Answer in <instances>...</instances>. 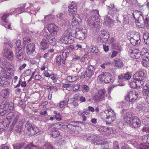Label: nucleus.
Listing matches in <instances>:
<instances>
[{
    "instance_id": "f257e3e1",
    "label": "nucleus",
    "mask_w": 149,
    "mask_h": 149,
    "mask_svg": "<svg viewBox=\"0 0 149 149\" xmlns=\"http://www.w3.org/2000/svg\"><path fill=\"white\" fill-rule=\"evenodd\" d=\"M92 12L93 15L87 18V24L89 28H93L96 31H98L100 27V20L98 17L99 13L96 10H93Z\"/></svg>"
},
{
    "instance_id": "f03ea898",
    "label": "nucleus",
    "mask_w": 149,
    "mask_h": 149,
    "mask_svg": "<svg viewBox=\"0 0 149 149\" xmlns=\"http://www.w3.org/2000/svg\"><path fill=\"white\" fill-rule=\"evenodd\" d=\"M123 119L124 121L133 128H138L140 125V120L132 113H127L125 114Z\"/></svg>"
},
{
    "instance_id": "7ed1b4c3",
    "label": "nucleus",
    "mask_w": 149,
    "mask_h": 149,
    "mask_svg": "<svg viewBox=\"0 0 149 149\" xmlns=\"http://www.w3.org/2000/svg\"><path fill=\"white\" fill-rule=\"evenodd\" d=\"M74 38L72 31L70 29L68 28L65 31L64 34L61 37L60 40L63 43L70 44L74 42Z\"/></svg>"
},
{
    "instance_id": "20e7f679",
    "label": "nucleus",
    "mask_w": 149,
    "mask_h": 149,
    "mask_svg": "<svg viewBox=\"0 0 149 149\" xmlns=\"http://www.w3.org/2000/svg\"><path fill=\"white\" fill-rule=\"evenodd\" d=\"M20 116V114L17 112L14 113L10 112L7 114L6 118L10 122V121L12 122V124L10 127V128L11 129H13L14 128Z\"/></svg>"
},
{
    "instance_id": "39448f33",
    "label": "nucleus",
    "mask_w": 149,
    "mask_h": 149,
    "mask_svg": "<svg viewBox=\"0 0 149 149\" xmlns=\"http://www.w3.org/2000/svg\"><path fill=\"white\" fill-rule=\"evenodd\" d=\"M106 94L104 89H100L96 92L93 97V100L95 103H98L100 101L104 100Z\"/></svg>"
},
{
    "instance_id": "423d86ee",
    "label": "nucleus",
    "mask_w": 149,
    "mask_h": 149,
    "mask_svg": "<svg viewBox=\"0 0 149 149\" xmlns=\"http://www.w3.org/2000/svg\"><path fill=\"white\" fill-rule=\"evenodd\" d=\"M87 30L85 27L77 28L75 36L76 38L80 40H84L86 36Z\"/></svg>"
},
{
    "instance_id": "0eeeda50",
    "label": "nucleus",
    "mask_w": 149,
    "mask_h": 149,
    "mask_svg": "<svg viewBox=\"0 0 149 149\" xmlns=\"http://www.w3.org/2000/svg\"><path fill=\"white\" fill-rule=\"evenodd\" d=\"M98 79L101 82L108 83L111 81L112 77L110 73L105 72L101 73L98 76Z\"/></svg>"
},
{
    "instance_id": "6e6552de",
    "label": "nucleus",
    "mask_w": 149,
    "mask_h": 149,
    "mask_svg": "<svg viewBox=\"0 0 149 149\" xmlns=\"http://www.w3.org/2000/svg\"><path fill=\"white\" fill-rule=\"evenodd\" d=\"M138 96V93L136 91H131L127 93L125 97V99L128 102L133 103L135 101Z\"/></svg>"
},
{
    "instance_id": "1a4fd4ad",
    "label": "nucleus",
    "mask_w": 149,
    "mask_h": 149,
    "mask_svg": "<svg viewBox=\"0 0 149 149\" xmlns=\"http://www.w3.org/2000/svg\"><path fill=\"white\" fill-rule=\"evenodd\" d=\"M108 9L109 10L108 11V14L109 15L113 17H115L116 21L119 22L118 19V16L119 14L118 12L119 10L117 8H115L114 4L111 3L109 6H108ZM115 21V20H114Z\"/></svg>"
},
{
    "instance_id": "9d476101",
    "label": "nucleus",
    "mask_w": 149,
    "mask_h": 149,
    "mask_svg": "<svg viewBox=\"0 0 149 149\" xmlns=\"http://www.w3.org/2000/svg\"><path fill=\"white\" fill-rule=\"evenodd\" d=\"M133 16L135 20L137 25L139 26L143 24L144 19L142 13L140 11L138 10L134 11Z\"/></svg>"
},
{
    "instance_id": "9b49d317",
    "label": "nucleus",
    "mask_w": 149,
    "mask_h": 149,
    "mask_svg": "<svg viewBox=\"0 0 149 149\" xmlns=\"http://www.w3.org/2000/svg\"><path fill=\"white\" fill-rule=\"evenodd\" d=\"M8 76L5 74H2L0 76V86L3 87H7L9 84L8 80Z\"/></svg>"
},
{
    "instance_id": "f8f14e48",
    "label": "nucleus",
    "mask_w": 149,
    "mask_h": 149,
    "mask_svg": "<svg viewBox=\"0 0 149 149\" xmlns=\"http://www.w3.org/2000/svg\"><path fill=\"white\" fill-rule=\"evenodd\" d=\"M47 30L51 35L55 36L57 35L59 29L54 24H51L48 25Z\"/></svg>"
},
{
    "instance_id": "ddd939ff",
    "label": "nucleus",
    "mask_w": 149,
    "mask_h": 149,
    "mask_svg": "<svg viewBox=\"0 0 149 149\" xmlns=\"http://www.w3.org/2000/svg\"><path fill=\"white\" fill-rule=\"evenodd\" d=\"M99 35L102 41L104 42H106L109 37V33L106 30H101Z\"/></svg>"
},
{
    "instance_id": "4468645a",
    "label": "nucleus",
    "mask_w": 149,
    "mask_h": 149,
    "mask_svg": "<svg viewBox=\"0 0 149 149\" xmlns=\"http://www.w3.org/2000/svg\"><path fill=\"white\" fill-rule=\"evenodd\" d=\"M129 54L132 58H138L141 55L139 50L136 49H130L129 51Z\"/></svg>"
},
{
    "instance_id": "2eb2a0df",
    "label": "nucleus",
    "mask_w": 149,
    "mask_h": 149,
    "mask_svg": "<svg viewBox=\"0 0 149 149\" xmlns=\"http://www.w3.org/2000/svg\"><path fill=\"white\" fill-rule=\"evenodd\" d=\"M35 45L32 43L28 44L26 47V52L28 55L31 54L35 51Z\"/></svg>"
},
{
    "instance_id": "dca6fc26",
    "label": "nucleus",
    "mask_w": 149,
    "mask_h": 149,
    "mask_svg": "<svg viewBox=\"0 0 149 149\" xmlns=\"http://www.w3.org/2000/svg\"><path fill=\"white\" fill-rule=\"evenodd\" d=\"M3 54L4 56L9 60H11L13 59V54L10 49H4L3 50Z\"/></svg>"
},
{
    "instance_id": "f3484780",
    "label": "nucleus",
    "mask_w": 149,
    "mask_h": 149,
    "mask_svg": "<svg viewBox=\"0 0 149 149\" xmlns=\"http://www.w3.org/2000/svg\"><path fill=\"white\" fill-rule=\"evenodd\" d=\"M49 45L46 40L44 38L42 39L40 43V47L41 50L45 51L49 48Z\"/></svg>"
},
{
    "instance_id": "a211bd4d",
    "label": "nucleus",
    "mask_w": 149,
    "mask_h": 149,
    "mask_svg": "<svg viewBox=\"0 0 149 149\" xmlns=\"http://www.w3.org/2000/svg\"><path fill=\"white\" fill-rule=\"evenodd\" d=\"M143 58V65H149V53H147L142 54Z\"/></svg>"
},
{
    "instance_id": "6ab92c4d",
    "label": "nucleus",
    "mask_w": 149,
    "mask_h": 149,
    "mask_svg": "<svg viewBox=\"0 0 149 149\" xmlns=\"http://www.w3.org/2000/svg\"><path fill=\"white\" fill-rule=\"evenodd\" d=\"M10 123V122L6 118L0 122V127L4 130L8 128Z\"/></svg>"
},
{
    "instance_id": "aec40b11",
    "label": "nucleus",
    "mask_w": 149,
    "mask_h": 149,
    "mask_svg": "<svg viewBox=\"0 0 149 149\" xmlns=\"http://www.w3.org/2000/svg\"><path fill=\"white\" fill-rule=\"evenodd\" d=\"M77 124V121L72 122L66 126L70 130L72 131H74L76 129V127H78Z\"/></svg>"
},
{
    "instance_id": "412c9836",
    "label": "nucleus",
    "mask_w": 149,
    "mask_h": 149,
    "mask_svg": "<svg viewBox=\"0 0 149 149\" xmlns=\"http://www.w3.org/2000/svg\"><path fill=\"white\" fill-rule=\"evenodd\" d=\"M81 19H77L74 18V16H73L72 19V25L73 26L80 25L81 24Z\"/></svg>"
},
{
    "instance_id": "4be33fe9",
    "label": "nucleus",
    "mask_w": 149,
    "mask_h": 149,
    "mask_svg": "<svg viewBox=\"0 0 149 149\" xmlns=\"http://www.w3.org/2000/svg\"><path fill=\"white\" fill-rule=\"evenodd\" d=\"M143 93L144 95L148 96V95L149 94V81H147L145 86H143Z\"/></svg>"
},
{
    "instance_id": "5701e85b",
    "label": "nucleus",
    "mask_w": 149,
    "mask_h": 149,
    "mask_svg": "<svg viewBox=\"0 0 149 149\" xmlns=\"http://www.w3.org/2000/svg\"><path fill=\"white\" fill-rule=\"evenodd\" d=\"M69 52V51L68 49H65L62 52V55H60L61 56V57L63 59H62V63L63 64H65V59L67 56L68 55Z\"/></svg>"
},
{
    "instance_id": "b1692460",
    "label": "nucleus",
    "mask_w": 149,
    "mask_h": 149,
    "mask_svg": "<svg viewBox=\"0 0 149 149\" xmlns=\"http://www.w3.org/2000/svg\"><path fill=\"white\" fill-rule=\"evenodd\" d=\"M23 123L21 121H19L17 125L15 127V130L17 132H19L22 130Z\"/></svg>"
},
{
    "instance_id": "393cba45",
    "label": "nucleus",
    "mask_w": 149,
    "mask_h": 149,
    "mask_svg": "<svg viewBox=\"0 0 149 149\" xmlns=\"http://www.w3.org/2000/svg\"><path fill=\"white\" fill-rule=\"evenodd\" d=\"M9 93V89L8 88H5L1 91L0 95L2 97L5 98L8 96Z\"/></svg>"
},
{
    "instance_id": "a878e982",
    "label": "nucleus",
    "mask_w": 149,
    "mask_h": 149,
    "mask_svg": "<svg viewBox=\"0 0 149 149\" xmlns=\"http://www.w3.org/2000/svg\"><path fill=\"white\" fill-rule=\"evenodd\" d=\"M93 74L94 71H88L87 74V71L86 70L82 73L81 78L84 79L85 77L90 78L91 77Z\"/></svg>"
},
{
    "instance_id": "bb28decb",
    "label": "nucleus",
    "mask_w": 149,
    "mask_h": 149,
    "mask_svg": "<svg viewBox=\"0 0 149 149\" xmlns=\"http://www.w3.org/2000/svg\"><path fill=\"white\" fill-rule=\"evenodd\" d=\"M107 116L113 118H114L116 119V113H115L114 111L111 109H109L107 110Z\"/></svg>"
},
{
    "instance_id": "cd10ccee",
    "label": "nucleus",
    "mask_w": 149,
    "mask_h": 149,
    "mask_svg": "<svg viewBox=\"0 0 149 149\" xmlns=\"http://www.w3.org/2000/svg\"><path fill=\"white\" fill-rule=\"evenodd\" d=\"M69 99L66 98L64 100L61 102L59 103V107L62 109H64L65 106L67 105Z\"/></svg>"
},
{
    "instance_id": "c85d7f7f",
    "label": "nucleus",
    "mask_w": 149,
    "mask_h": 149,
    "mask_svg": "<svg viewBox=\"0 0 149 149\" xmlns=\"http://www.w3.org/2000/svg\"><path fill=\"white\" fill-rule=\"evenodd\" d=\"M112 22V21L109 16H106L104 18L103 24L104 25H109Z\"/></svg>"
},
{
    "instance_id": "c756f323",
    "label": "nucleus",
    "mask_w": 149,
    "mask_h": 149,
    "mask_svg": "<svg viewBox=\"0 0 149 149\" xmlns=\"http://www.w3.org/2000/svg\"><path fill=\"white\" fill-rule=\"evenodd\" d=\"M79 78V77L78 76L73 75L68 76L67 77V79L69 81V82H72L76 81Z\"/></svg>"
},
{
    "instance_id": "7c9ffc66",
    "label": "nucleus",
    "mask_w": 149,
    "mask_h": 149,
    "mask_svg": "<svg viewBox=\"0 0 149 149\" xmlns=\"http://www.w3.org/2000/svg\"><path fill=\"white\" fill-rule=\"evenodd\" d=\"M30 134L32 136L39 132L38 129L36 127L33 126L30 131Z\"/></svg>"
},
{
    "instance_id": "2f4dec72",
    "label": "nucleus",
    "mask_w": 149,
    "mask_h": 149,
    "mask_svg": "<svg viewBox=\"0 0 149 149\" xmlns=\"http://www.w3.org/2000/svg\"><path fill=\"white\" fill-rule=\"evenodd\" d=\"M109 128L105 126H101L99 128V130L100 132H104L103 134H107L109 133Z\"/></svg>"
},
{
    "instance_id": "473e14b6",
    "label": "nucleus",
    "mask_w": 149,
    "mask_h": 149,
    "mask_svg": "<svg viewBox=\"0 0 149 149\" xmlns=\"http://www.w3.org/2000/svg\"><path fill=\"white\" fill-rule=\"evenodd\" d=\"M53 149L52 146L49 143H47L42 147H38V149Z\"/></svg>"
},
{
    "instance_id": "72a5a7b5",
    "label": "nucleus",
    "mask_w": 149,
    "mask_h": 149,
    "mask_svg": "<svg viewBox=\"0 0 149 149\" xmlns=\"http://www.w3.org/2000/svg\"><path fill=\"white\" fill-rule=\"evenodd\" d=\"M143 38L145 43L148 45H149V34L145 33L143 35Z\"/></svg>"
},
{
    "instance_id": "f704fd0d",
    "label": "nucleus",
    "mask_w": 149,
    "mask_h": 149,
    "mask_svg": "<svg viewBox=\"0 0 149 149\" xmlns=\"http://www.w3.org/2000/svg\"><path fill=\"white\" fill-rule=\"evenodd\" d=\"M6 113H8L7 109L5 108H3L0 107V116H3Z\"/></svg>"
},
{
    "instance_id": "c9c22d12",
    "label": "nucleus",
    "mask_w": 149,
    "mask_h": 149,
    "mask_svg": "<svg viewBox=\"0 0 149 149\" xmlns=\"http://www.w3.org/2000/svg\"><path fill=\"white\" fill-rule=\"evenodd\" d=\"M12 70L11 68L9 67V66H7V67H6V66H2V67L0 66V72L5 71L6 72L8 71V70Z\"/></svg>"
},
{
    "instance_id": "e433bc0d",
    "label": "nucleus",
    "mask_w": 149,
    "mask_h": 149,
    "mask_svg": "<svg viewBox=\"0 0 149 149\" xmlns=\"http://www.w3.org/2000/svg\"><path fill=\"white\" fill-rule=\"evenodd\" d=\"M24 145L23 143H16L13 145L15 149H19Z\"/></svg>"
},
{
    "instance_id": "4c0bfd02",
    "label": "nucleus",
    "mask_w": 149,
    "mask_h": 149,
    "mask_svg": "<svg viewBox=\"0 0 149 149\" xmlns=\"http://www.w3.org/2000/svg\"><path fill=\"white\" fill-rule=\"evenodd\" d=\"M142 122L145 125L149 126V115L145 116L144 118L143 119Z\"/></svg>"
},
{
    "instance_id": "58836bf2",
    "label": "nucleus",
    "mask_w": 149,
    "mask_h": 149,
    "mask_svg": "<svg viewBox=\"0 0 149 149\" xmlns=\"http://www.w3.org/2000/svg\"><path fill=\"white\" fill-rule=\"evenodd\" d=\"M115 119L114 118H112L109 116H107L106 118V124H111L113 121H114Z\"/></svg>"
},
{
    "instance_id": "ea45409f",
    "label": "nucleus",
    "mask_w": 149,
    "mask_h": 149,
    "mask_svg": "<svg viewBox=\"0 0 149 149\" xmlns=\"http://www.w3.org/2000/svg\"><path fill=\"white\" fill-rule=\"evenodd\" d=\"M25 4H24L23 6H20L15 9V12L16 13L18 12H20L19 13H18V14H20L24 12V8L25 6Z\"/></svg>"
},
{
    "instance_id": "a19ab883",
    "label": "nucleus",
    "mask_w": 149,
    "mask_h": 149,
    "mask_svg": "<svg viewBox=\"0 0 149 149\" xmlns=\"http://www.w3.org/2000/svg\"><path fill=\"white\" fill-rule=\"evenodd\" d=\"M10 14L9 13H4L1 17V18L2 20L5 22H8V20L7 18L9 15Z\"/></svg>"
},
{
    "instance_id": "79ce46f5",
    "label": "nucleus",
    "mask_w": 149,
    "mask_h": 149,
    "mask_svg": "<svg viewBox=\"0 0 149 149\" xmlns=\"http://www.w3.org/2000/svg\"><path fill=\"white\" fill-rule=\"evenodd\" d=\"M136 41H137V43H140L141 40L140 38V36L139 34H135L132 38Z\"/></svg>"
},
{
    "instance_id": "37998d69",
    "label": "nucleus",
    "mask_w": 149,
    "mask_h": 149,
    "mask_svg": "<svg viewBox=\"0 0 149 149\" xmlns=\"http://www.w3.org/2000/svg\"><path fill=\"white\" fill-rule=\"evenodd\" d=\"M52 135L54 138H56L59 135V133L58 130H55L52 132Z\"/></svg>"
},
{
    "instance_id": "c03bdc74",
    "label": "nucleus",
    "mask_w": 149,
    "mask_h": 149,
    "mask_svg": "<svg viewBox=\"0 0 149 149\" xmlns=\"http://www.w3.org/2000/svg\"><path fill=\"white\" fill-rule=\"evenodd\" d=\"M114 63L115 65H121L123 63L121 60L119 58H116L114 60Z\"/></svg>"
},
{
    "instance_id": "a18cd8bd",
    "label": "nucleus",
    "mask_w": 149,
    "mask_h": 149,
    "mask_svg": "<svg viewBox=\"0 0 149 149\" xmlns=\"http://www.w3.org/2000/svg\"><path fill=\"white\" fill-rule=\"evenodd\" d=\"M48 42L51 45L54 46L56 44V40L54 37H53L50 40H49Z\"/></svg>"
},
{
    "instance_id": "49530a36",
    "label": "nucleus",
    "mask_w": 149,
    "mask_h": 149,
    "mask_svg": "<svg viewBox=\"0 0 149 149\" xmlns=\"http://www.w3.org/2000/svg\"><path fill=\"white\" fill-rule=\"evenodd\" d=\"M90 90L89 87L86 85H83L82 86V91L84 92H88Z\"/></svg>"
},
{
    "instance_id": "de8ad7c7",
    "label": "nucleus",
    "mask_w": 149,
    "mask_h": 149,
    "mask_svg": "<svg viewBox=\"0 0 149 149\" xmlns=\"http://www.w3.org/2000/svg\"><path fill=\"white\" fill-rule=\"evenodd\" d=\"M62 59H63L61 56L59 55L57 57L56 62L58 64V65H61L62 64H63L62 63Z\"/></svg>"
},
{
    "instance_id": "09e8293b",
    "label": "nucleus",
    "mask_w": 149,
    "mask_h": 149,
    "mask_svg": "<svg viewBox=\"0 0 149 149\" xmlns=\"http://www.w3.org/2000/svg\"><path fill=\"white\" fill-rule=\"evenodd\" d=\"M54 113L55 114V117L56 120L58 121H60L61 120V116L59 113H57L56 111H54Z\"/></svg>"
},
{
    "instance_id": "8fccbe9b",
    "label": "nucleus",
    "mask_w": 149,
    "mask_h": 149,
    "mask_svg": "<svg viewBox=\"0 0 149 149\" xmlns=\"http://www.w3.org/2000/svg\"><path fill=\"white\" fill-rule=\"evenodd\" d=\"M138 85L137 81H132L130 83V86L131 88H136L137 87Z\"/></svg>"
},
{
    "instance_id": "3c124183",
    "label": "nucleus",
    "mask_w": 149,
    "mask_h": 149,
    "mask_svg": "<svg viewBox=\"0 0 149 149\" xmlns=\"http://www.w3.org/2000/svg\"><path fill=\"white\" fill-rule=\"evenodd\" d=\"M8 102L6 101H3L1 104L0 105V107H3V108H5L6 109H7V107L8 106L9 104Z\"/></svg>"
},
{
    "instance_id": "603ef678",
    "label": "nucleus",
    "mask_w": 149,
    "mask_h": 149,
    "mask_svg": "<svg viewBox=\"0 0 149 149\" xmlns=\"http://www.w3.org/2000/svg\"><path fill=\"white\" fill-rule=\"evenodd\" d=\"M32 127V125L29 122L27 121L25 125V128L27 130L30 132Z\"/></svg>"
},
{
    "instance_id": "864d4df0",
    "label": "nucleus",
    "mask_w": 149,
    "mask_h": 149,
    "mask_svg": "<svg viewBox=\"0 0 149 149\" xmlns=\"http://www.w3.org/2000/svg\"><path fill=\"white\" fill-rule=\"evenodd\" d=\"M14 109V106L13 104H9L7 107V112L8 113L10 112H11V111L13 110Z\"/></svg>"
},
{
    "instance_id": "5fc2aeb1",
    "label": "nucleus",
    "mask_w": 149,
    "mask_h": 149,
    "mask_svg": "<svg viewBox=\"0 0 149 149\" xmlns=\"http://www.w3.org/2000/svg\"><path fill=\"white\" fill-rule=\"evenodd\" d=\"M23 40L24 44L25 45H26L28 42H29L31 41V40L30 38L27 37H26L24 38Z\"/></svg>"
},
{
    "instance_id": "6e6d98bb",
    "label": "nucleus",
    "mask_w": 149,
    "mask_h": 149,
    "mask_svg": "<svg viewBox=\"0 0 149 149\" xmlns=\"http://www.w3.org/2000/svg\"><path fill=\"white\" fill-rule=\"evenodd\" d=\"M135 74H137V75L139 77H141L143 78L145 76V73L144 72L142 71H139L137 72Z\"/></svg>"
},
{
    "instance_id": "4d7b16f0",
    "label": "nucleus",
    "mask_w": 149,
    "mask_h": 149,
    "mask_svg": "<svg viewBox=\"0 0 149 149\" xmlns=\"http://www.w3.org/2000/svg\"><path fill=\"white\" fill-rule=\"evenodd\" d=\"M68 11L70 14L71 15H75L77 11V9H75V8L73 9L69 8Z\"/></svg>"
},
{
    "instance_id": "13d9d810",
    "label": "nucleus",
    "mask_w": 149,
    "mask_h": 149,
    "mask_svg": "<svg viewBox=\"0 0 149 149\" xmlns=\"http://www.w3.org/2000/svg\"><path fill=\"white\" fill-rule=\"evenodd\" d=\"M130 43L133 45H138L140 43H137V41H136L132 38H131L130 40Z\"/></svg>"
},
{
    "instance_id": "bf43d9fd",
    "label": "nucleus",
    "mask_w": 149,
    "mask_h": 149,
    "mask_svg": "<svg viewBox=\"0 0 149 149\" xmlns=\"http://www.w3.org/2000/svg\"><path fill=\"white\" fill-rule=\"evenodd\" d=\"M16 57L18 59L21 60L23 58V54L22 52L19 53H16Z\"/></svg>"
},
{
    "instance_id": "052dcab7",
    "label": "nucleus",
    "mask_w": 149,
    "mask_h": 149,
    "mask_svg": "<svg viewBox=\"0 0 149 149\" xmlns=\"http://www.w3.org/2000/svg\"><path fill=\"white\" fill-rule=\"evenodd\" d=\"M131 77V74L129 72L127 73L123 76L124 79L126 80L130 79Z\"/></svg>"
},
{
    "instance_id": "680f3d73",
    "label": "nucleus",
    "mask_w": 149,
    "mask_h": 149,
    "mask_svg": "<svg viewBox=\"0 0 149 149\" xmlns=\"http://www.w3.org/2000/svg\"><path fill=\"white\" fill-rule=\"evenodd\" d=\"M53 37H55V36H52L50 33L49 34L48 33L44 35L45 38L46 39L48 42L49 41V40H50Z\"/></svg>"
},
{
    "instance_id": "e2e57ef3",
    "label": "nucleus",
    "mask_w": 149,
    "mask_h": 149,
    "mask_svg": "<svg viewBox=\"0 0 149 149\" xmlns=\"http://www.w3.org/2000/svg\"><path fill=\"white\" fill-rule=\"evenodd\" d=\"M96 136L94 134H89V135L88 136V141H93L95 139V137Z\"/></svg>"
},
{
    "instance_id": "0e129e2a",
    "label": "nucleus",
    "mask_w": 149,
    "mask_h": 149,
    "mask_svg": "<svg viewBox=\"0 0 149 149\" xmlns=\"http://www.w3.org/2000/svg\"><path fill=\"white\" fill-rule=\"evenodd\" d=\"M34 147H36L37 146H35L31 143L27 145L25 147L24 149H33V148Z\"/></svg>"
},
{
    "instance_id": "69168bd1",
    "label": "nucleus",
    "mask_w": 149,
    "mask_h": 149,
    "mask_svg": "<svg viewBox=\"0 0 149 149\" xmlns=\"http://www.w3.org/2000/svg\"><path fill=\"white\" fill-rule=\"evenodd\" d=\"M133 78L134 80L136 81H137L140 79H142V78L139 77L137 74H135L133 76Z\"/></svg>"
},
{
    "instance_id": "338daca9",
    "label": "nucleus",
    "mask_w": 149,
    "mask_h": 149,
    "mask_svg": "<svg viewBox=\"0 0 149 149\" xmlns=\"http://www.w3.org/2000/svg\"><path fill=\"white\" fill-rule=\"evenodd\" d=\"M77 9V6L76 4L74 3H72L68 6V8Z\"/></svg>"
},
{
    "instance_id": "774afa93",
    "label": "nucleus",
    "mask_w": 149,
    "mask_h": 149,
    "mask_svg": "<svg viewBox=\"0 0 149 149\" xmlns=\"http://www.w3.org/2000/svg\"><path fill=\"white\" fill-rule=\"evenodd\" d=\"M148 17H146L145 19H143V22L142 24L144 25L145 26L147 27L148 26Z\"/></svg>"
}]
</instances>
